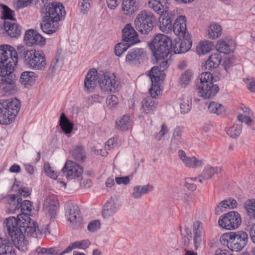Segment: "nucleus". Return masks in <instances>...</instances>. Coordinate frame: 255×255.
<instances>
[{
  "label": "nucleus",
  "mask_w": 255,
  "mask_h": 255,
  "mask_svg": "<svg viewBox=\"0 0 255 255\" xmlns=\"http://www.w3.org/2000/svg\"><path fill=\"white\" fill-rule=\"evenodd\" d=\"M149 46L156 59V66H154L148 72V76L153 83V90L157 91L158 87L155 85L157 80L161 77L162 73L169 65L168 56L172 52V40L167 36L162 34L156 35Z\"/></svg>",
  "instance_id": "obj_1"
},
{
  "label": "nucleus",
  "mask_w": 255,
  "mask_h": 255,
  "mask_svg": "<svg viewBox=\"0 0 255 255\" xmlns=\"http://www.w3.org/2000/svg\"><path fill=\"white\" fill-rule=\"evenodd\" d=\"M19 57L23 59L25 65L34 70L43 71L47 65L45 55L41 50L28 49L23 45L17 46Z\"/></svg>",
  "instance_id": "obj_2"
},
{
  "label": "nucleus",
  "mask_w": 255,
  "mask_h": 255,
  "mask_svg": "<svg viewBox=\"0 0 255 255\" xmlns=\"http://www.w3.org/2000/svg\"><path fill=\"white\" fill-rule=\"evenodd\" d=\"M4 228L11 238L14 246L18 250L25 252L27 250L28 241L22 232L24 227L19 224L18 220L14 217H10L4 222Z\"/></svg>",
  "instance_id": "obj_3"
},
{
  "label": "nucleus",
  "mask_w": 255,
  "mask_h": 255,
  "mask_svg": "<svg viewBox=\"0 0 255 255\" xmlns=\"http://www.w3.org/2000/svg\"><path fill=\"white\" fill-rule=\"evenodd\" d=\"M220 241L223 245L227 246L232 252H239L247 246L249 236L244 231L231 232L222 235Z\"/></svg>",
  "instance_id": "obj_4"
},
{
  "label": "nucleus",
  "mask_w": 255,
  "mask_h": 255,
  "mask_svg": "<svg viewBox=\"0 0 255 255\" xmlns=\"http://www.w3.org/2000/svg\"><path fill=\"white\" fill-rule=\"evenodd\" d=\"M21 107L16 98L0 100V124L7 125L13 122Z\"/></svg>",
  "instance_id": "obj_5"
},
{
  "label": "nucleus",
  "mask_w": 255,
  "mask_h": 255,
  "mask_svg": "<svg viewBox=\"0 0 255 255\" xmlns=\"http://www.w3.org/2000/svg\"><path fill=\"white\" fill-rule=\"evenodd\" d=\"M164 0H149V7L158 14H161L159 18V27L160 30L164 33H169L172 31L173 24L170 18L166 17V14H163L166 10Z\"/></svg>",
  "instance_id": "obj_6"
},
{
  "label": "nucleus",
  "mask_w": 255,
  "mask_h": 255,
  "mask_svg": "<svg viewBox=\"0 0 255 255\" xmlns=\"http://www.w3.org/2000/svg\"><path fill=\"white\" fill-rule=\"evenodd\" d=\"M156 18L151 12L144 10L141 11L134 20L136 29L143 34H148L153 29Z\"/></svg>",
  "instance_id": "obj_7"
},
{
  "label": "nucleus",
  "mask_w": 255,
  "mask_h": 255,
  "mask_svg": "<svg viewBox=\"0 0 255 255\" xmlns=\"http://www.w3.org/2000/svg\"><path fill=\"white\" fill-rule=\"evenodd\" d=\"M19 53L9 45H0V63H6L10 69H14L18 62Z\"/></svg>",
  "instance_id": "obj_8"
},
{
  "label": "nucleus",
  "mask_w": 255,
  "mask_h": 255,
  "mask_svg": "<svg viewBox=\"0 0 255 255\" xmlns=\"http://www.w3.org/2000/svg\"><path fill=\"white\" fill-rule=\"evenodd\" d=\"M241 223L242 219L240 214L235 211H231L221 216L218 220L219 225L227 230L237 229Z\"/></svg>",
  "instance_id": "obj_9"
},
{
  "label": "nucleus",
  "mask_w": 255,
  "mask_h": 255,
  "mask_svg": "<svg viewBox=\"0 0 255 255\" xmlns=\"http://www.w3.org/2000/svg\"><path fill=\"white\" fill-rule=\"evenodd\" d=\"M161 80L162 78L160 77V79L157 80V84H155V85H156L158 87V88H157V91L155 90V89L153 90V83L152 82V81L151 80V87L149 89V93L150 94V96H147L146 97L144 98L141 102L142 107L141 108V110L144 113L148 114L150 111H153L155 109L156 102L155 101V100H154L153 98H155L156 96H158V95L160 93V80Z\"/></svg>",
  "instance_id": "obj_10"
},
{
  "label": "nucleus",
  "mask_w": 255,
  "mask_h": 255,
  "mask_svg": "<svg viewBox=\"0 0 255 255\" xmlns=\"http://www.w3.org/2000/svg\"><path fill=\"white\" fill-rule=\"evenodd\" d=\"M45 15L43 17L50 19L56 22L61 20L66 14L64 7L60 2H52L48 6H45Z\"/></svg>",
  "instance_id": "obj_11"
},
{
  "label": "nucleus",
  "mask_w": 255,
  "mask_h": 255,
  "mask_svg": "<svg viewBox=\"0 0 255 255\" xmlns=\"http://www.w3.org/2000/svg\"><path fill=\"white\" fill-rule=\"evenodd\" d=\"M66 216L70 222V226L73 229H78L82 225V219L79 214L78 206L72 203H67L66 205Z\"/></svg>",
  "instance_id": "obj_12"
},
{
  "label": "nucleus",
  "mask_w": 255,
  "mask_h": 255,
  "mask_svg": "<svg viewBox=\"0 0 255 255\" xmlns=\"http://www.w3.org/2000/svg\"><path fill=\"white\" fill-rule=\"evenodd\" d=\"M59 202L57 197L54 194L46 196L43 204V210L46 216L51 220L57 216Z\"/></svg>",
  "instance_id": "obj_13"
},
{
  "label": "nucleus",
  "mask_w": 255,
  "mask_h": 255,
  "mask_svg": "<svg viewBox=\"0 0 255 255\" xmlns=\"http://www.w3.org/2000/svg\"><path fill=\"white\" fill-rule=\"evenodd\" d=\"M115 78V75L111 73H106L99 76L98 83L102 90L104 92L114 91L118 86Z\"/></svg>",
  "instance_id": "obj_14"
},
{
  "label": "nucleus",
  "mask_w": 255,
  "mask_h": 255,
  "mask_svg": "<svg viewBox=\"0 0 255 255\" xmlns=\"http://www.w3.org/2000/svg\"><path fill=\"white\" fill-rule=\"evenodd\" d=\"M16 77L13 71L1 76L0 80V94L5 95L14 90L16 87Z\"/></svg>",
  "instance_id": "obj_15"
},
{
  "label": "nucleus",
  "mask_w": 255,
  "mask_h": 255,
  "mask_svg": "<svg viewBox=\"0 0 255 255\" xmlns=\"http://www.w3.org/2000/svg\"><path fill=\"white\" fill-rule=\"evenodd\" d=\"M218 86L213 83L203 84L197 83L196 90L198 95L205 99L213 97L219 91Z\"/></svg>",
  "instance_id": "obj_16"
},
{
  "label": "nucleus",
  "mask_w": 255,
  "mask_h": 255,
  "mask_svg": "<svg viewBox=\"0 0 255 255\" xmlns=\"http://www.w3.org/2000/svg\"><path fill=\"white\" fill-rule=\"evenodd\" d=\"M62 171L64 173H66L67 179L70 180L76 178L80 179L83 172V169L82 167L74 162L68 161L65 164Z\"/></svg>",
  "instance_id": "obj_17"
},
{
  "label": "nucleus",
  "mask_w": 255,
  "mask_h": 255,
  "mask_svg": "<svg viewBox=\"0 0 255 255\" xmlns=\"http://www.w3.org/2000/svg\"><path fill=\"white\" fill-rule=\"evenodd\" d=\"M183 39L180 38L175 39L172 41V52L175 54L185 53L189 50L191 47L192 42L190 35L186 37H182Z\"/></svg>",
  "instance_id": "obj_18"
},
{
  "label": "nucleus",
  "mask_w": 255,
  "mask_h": 255,
  "mask_svg": "<svg viewBox=\"0 0 255 255\" xmlns=\"http://www.w3.org/2000/svg\"><path fill=\"white\" fill-rule=\"evenodd\" d=\"M146 53L142 48H134L129 51L126 61L129 64L140 63L146 59Z\"/></svg>",
  "instance_id": "obj_19"
},
{
  "label": "nucleus",
  "mask_w": 255,
  "mask_h": 255,
  "mask_svg": "<svg viewBox=\"0 0 255 255\" xmlns=\"http://www.w3.org/2000/svg\"><path fill=\"white\" fill-rule=\"evenodd\" d=\"M123 40L129 45H133L140 42L137 32L130 24H126L122 30Z\"/></svg>",
  "instance_id": "obj_20"
},
{
  "label": "nucleus",
  "mask_w": 255,
  "mask_h": 255,
  "mask_svg": "<svg viewBox=\"0 0 255 255\" xmlns=\"http://www.w3.org/2000/svg\"><path fill=\"white\" fill-rule=\"evenodd\" d=\"M24 40L29 46L38 45L42 46L45 44V38L33 29H29L25 32Z\"/></svg>",
  "instance_id": "obj_21"
},
{
  "label": "nucleus",
  "mask_w": 255,
  "mask_h": 255,
  "mask_svg": "<svg viewBox=\"0 0 255 255\" xmlns=\"http://www.w3.org/2000/svg\"><path fill=\"white\" fill-rule=\"evenodd\" d=\"M99 76L96 69H91L87 74L84 81V91L91 93L98 83Z\"/></svg>",
  "instance_id": "obj_22"
},
{
  "label": "nucleus",
  "mask_w": 255,
  "mask_h": 255,
  "mask_svg": "<svg viewBox=\"0 0 255 255\" xmlns=\"http://www.w3.org/2000/svg\"><path fill=\"white\" fill-rule=\"evenodd\" d=\"M186 22V17L185 16L180 15L176 19L172 30L176 35L186 37L190 35L187 31Z\"/></svg>",
  "instance_id": "obj_23"
},
{
  "label": "nucleus",
  "mask_w": 255,
  "mask_h": 255,
  "mask_svg": "<svg viewBox=\"0 0 255 255\" xmlns=\"http://www.w3.org/2000/svg\"><path fill=\"white\" fill-rule=\"evenodd\" d=\"M178 155L185 166L188 168H198L204 164L203 160L198 159L195 156L188 157L182 149L178 151Z\"/></svg>",
  "instance_id": "obj_24"
},
{
  "label": "nucleus",
  "mask_w": 255,
  "mask_h": 255,
  "mask_svg": "<svg viewBox=\"0 0 255 255\" xmlns=\"http://www.w3.org/2000/svg\"><path fill=\"white\" fill-rule=\"evenodd\" d=\"M235 41L232 38L228 37L219 40L216 45L218 51L224 54H229L235 48Z\"/></svg>",
  "instance_id": "obj_25"
},
{
  "label": "nucleus",
  "mask_w": 255,
  "mask_h": 255,
  "mask_svg": "<svg viewBox=\"0 0 255 255\" xmlns=\"http://www.w3.org/2000/svg\"><path fill=\"white\" fill-rule=\"evenodd\" d=\"M3 28L7 35L11 38H17L21 33L20 26L15 22L4 21Z\"/></svg>",
  "instance_id": "obj_26"
},
{
  "label": "nucleus",
  "mask_w": 255,
  "mask_h": 255,
  "mask_svg": "<svg viewBox=\"0 0 255 255\" xmlns=\"http://www.w3.org/2000/svg\"><path fill=\"white\" fill-rule=\"evenodd\" d=\"M40 27L43 32L50 35L55 33L58 29L59 23L50 19L43 17L40 23Z\"/></svg>",
  "instance_id": "obj_27"
},
{
  "label": "nucleus",
  "mask_w": 255,
  "mask_h": 255,
  "mask_svg": "<svg viewBox=\"0 0 255 255\" xmlns=\"http://www.w3.org/2000/svg\"><path fill=\"white\" fill-rule=\"evenodd\" d=\"M13 245L9 240L0 238V255H16Z\"/></svg>",
  "instance_id": "obj_28"
},
{
  "label": "nucleus",
  "mask_w": 255,
  "mask_h": 255,
  "mask_svg": "<svg viewBox=\"0 0 255 255\" xmlns=\"http://www.w3.org/2000/svg\"><path fill=\"white\" fill-rule=\"evenodd\" d=\"M138 8V3L136 0H123L122 10L127 15L133 14Z\"/></svg>",
  "instance_id": "obj_29"
},
{
  "label": "nucleus",
  "mask_w": 255,
  "mask_h": 255,
  "mask_svg": "<svg viewBox=\"0 0 255 255\" xmlns=\"http://www.w3.org/2000/svg\"><path fill=\"white\" fill-rule=\"evenodd\" d=\"M5 199L8 205L7 208L10 213H15L17 211H19V206L21 201V198L19 195H9L5 197Z\"/></svg>",
  "instance_id": "obj_30"
},
{
  "label": "nucleus",
  "mask_w": 255,
  "mask_h": 255,
  "mask_svg": "<svg viewBox=\"0 0 255 255\" xmlns=\"http://www.w3.org/2000/svg\"><path fill=\"white\" fill-rule=\"evenodd\" d=\"M221 59L222 57L219 53L215 52L212 54L205 62V69L212 71L219 65Z\"/></svg>",
  "instance_id": "obj_31"
},
{
  "label": "nucleus",
  "mask_w": 255,
  "mask_h": 255,
  "mask_svg": "<svg viewBox=\"0 0 255 255\" xmlns=\"http://www.w3.org/2000/svg\"><path fill=\"white\" fill-rule=\"evenodd\" d=\"M117 128L119 130L127 131L132 126V121L128 115H125L116 121Z\"/></svg>",
  "instance_id": "obj_32"
},
{
  "label": "nucleus",
  "mask_w": 255,
  "mask_h": 255,
  "mask_svg": "<svg viewBox=\"0 0 255 255\" xmlns=\"http://www.w3.org/2000/svg\"><path fill=\"white\" fill-rule=\"evenodd\" d=\"M203 226L202 223L197 221L193 224L194 244L195 250H197L201 242V235Z\"/></svg>",
  "instance_id": "obj_33"
},
{
  "label": "nucleus",
  "mask_w": 255,
  "mask_h": 255,
  "mask_svg": "<svg viewBox=\"0 0 255 255\" xmlns=\"http://www.w3.org/2000/svg\"><path fill=\"white\" fill-rule=\"evenodd\" d=\"M117 204L112 199L108 201L104 206L102 216L105 219H108L113 216L117 211Z\"/></svg>",
  "instance_id": "obj_34"
},
{
  "label": "nucleus",
  "mask_w": 255,
  "mask_h": 255,
  "mask_svg": "<svg viewBox=\"0 0 255 255\" xmlns=\"http://www.w3.org/2000/svg\"><path fill=\"white\" fill-rule=\"evenodd\" d=\"M91 245V242L88 240H84L81 241H75L69 244L67 249L63 253H68L75 249L86 250Z\"/></svg>",
  "instance_id": "obj_35"
},
{
  "label": "nucleus",
  "mask_w": 255,
  "mask_h": 255,
  "mask_svg": "<svg viewBox=\"0 0 255 255\" xmlns=\"http://www.w3.org/2000/svg\"><path fill=\"white\" fill-rule=\"evenodd\" d=\"M36 77V74L33 72L25 71L20 76V82L25 87L26 85H31L34 83Z\"/></svg>",
  "instance_id": "obj_36"
},
{
  "label": "nucleus",
  "mask_w": 255,
  "mask_h": 255,
  "mask_svg": "<svg viewBox=\"0 0 255 255\" xmlns=\"http://www.w3.org/2000/svg\"><path fill=\"white\" fill-rule=\"evenodd\" d=\"M70 153L72 157L77 161H83L86 157L85 149L81 145L73 146Z\"/></svg>",
  "instance_id": "obj_37"
},
{
  "label": "nucleus",
  "mask_w": 255,
  "mask_h": 255,
  "mask_svg": "<svg viewBox=\"0 0 255 255\" xmlns=\"http://www.w3.org/2000/svg\"><path fill=\"white\" fill-rule=\"evenodd\" d=\"M25 231L22 232V234L25 237V234H27V236H30L32 237L38 238H40L42 236V233L36 227L34 222L30 223V224L24 226Z\"/></svg>",
  "instance_id": "obj_38"
},
{
  "label": "nucleus",
  "mask_w": 255,
  "mask_h": 255,
  "mask_svg": "<svg viewBox=\"0 0 255 255\" xmlns=\"http://www.w3.org/2000/svg\"><path fill=\"white\" fill-rule=\"evenodd\" d=\"M181 113L185 114L188 113L191 108L192 99L187 95H184L179 99Z\"/></svg>",
  "instance_id": "obj_39"
},
{
  "label": "nucleus",
  "mask_w": 255,
  "mask_h": 255,
  "mask_svg": "<svg viewBox=\"0 0 255 255\" xmlns=\"http://www.w3.org/2000/svg\"><path fill=\"white\" fill-rule=\"evenodd\" d=\"M59 125L66 134L71 133L73 129V124L70 122L64 113H62L60 116Z\"/></svg>",
  "instance_id": "obj_40"
},
{
  "label": "nucleus",
  "mask_w": 255,
  "mask_h": 255,
  "mask_svg": "<svg viewBox=\"0 0 255 255\" xmlns=\"http://www.w3.org/2000/svg\"><path fill=\"white\" fill-rule=\"evenodd\" d=\"M221 171L222 168L220 167L207 165L201 173V176L204 180H208L211 178L214 174L219 173Z\"/></svg>",
  "instance_id": "obj_41"
},
{
  "label": "nucleus",
  "mask_w": 255,
  "mask_h": 255,
  "mask_svg": "<svg viewBox=\"0 0 255 255\" xmlns=\"http://www.w3.org/2000/svg\"><path fill=\"white\" fill-rule=\"evenodd\" d=\"M213 47L212 42L205 40L200 42L196 47V52L199 55H204L210 52Z\"/></svg>",
  "instance_id": "obj_42"
},
{
  "label": "nucleus",
  "mask_w": 255,
  "mask_h": 255,
  "mask_svg": "<svg viewBox=\"0 0 255 255\" xmlns=\"http://www.w3.org/2000/svg\"><path fill=\"white\" fill-rule=\"evenodd\" d=\"M183 142L182 138V130L179 127L175 128L171 140V148H177Z\"/></svg>",
  "instance_id": "obj_43"
},
{
  "label": "nucleus",
  "mask_w": 255,
  "mask_h": 255,
  "mask_svg": "<svg viewBox=\"0 0 255 255\" xmlns=\"http://www.w3.org/2000/svg\"><path fill=\"white\" fill-rule=\"evenodd\" d=\"M37 255H42L46 254L49 255H63L65 253H63L64 251H61L58 247H53L50 248H44L38 247L36 249Z\"/></svg>",
  "instance_id": "obj_44"
},
{
  "label": "nucleus",
  "mask_w": 255,
  "mask_h": 255,
  "mask_svg": "<svg viewBox=\"0 0 255 255\" xmlns=\"http://www.w3.org/2000/svg\"><path fill=\"white\" fill-rule=\"evenodd\" d=\"M222 27L218 24L210 25L208 30L209 38L212 39H215L220 37L222 34Z\"/></svg>",
  "instance_id": "obj_45"
},
{
  "label": "nucleus",
  "mask_w": 255,
  "mask_h": 255,
  "mask_svg": "<svg viewBox=\"0 0 255 255\" xmlns=\"http://www.w3.org/2000/svg\"><path fill=\"white\" fill-rule=\"evenodd\" d=\"M193 73L190 70H187L184 72L181 75L179 84L182 87H186L191 82L193 78Z\"/></svg>",
  "instance_id": "obj_46"
},
{
  "label": "nucleus",
  "mask_w": 255,
  "mask_h": 255,
  "mask_svg": "<svg viewBox=\"0 0 255 255\" xmlns=\"http://www.w3.org/2000/svg\"><path fill=\"white\" fill-rule=\"evenodd\" d=\"M208 111L212 113L216 114L218 115L221 114L225 110L224 106L219 103L212 102L208 107Z\"/></svg>",
  "instance_id": "obj_47"
},
{
  "label": "nucleus",
  "mask_w": 255,
  "mask_h": 255,
  "mask_svg": "<svg viewBox=\"0 0 255 255\" xmlns=\"http://www.w3.org/2000/svg\"><path fill=\"white\" fill-rule=\"evenodd\" d=\"M244 208L251 218L255 219V200L254 199L247 201L245 203Z\"/></svg>",
  "instance_id": "obj_48"
},
{
  "label": "nucleus",
  "mask_w": 255,
  "mask_h": 255,
  "mask_svg": "<svg viewBox=\"0 0 255 255\" xmlns=\"http://www.w3.org/2000/svg\"><path fill=\"white\" fill-rule=\"evenodd\" d=\"M242 132V125L235 124L227 130V133L232 138H237Z\"/></svg>",
  "instance_id": "obj_49"
},
{
  "label": "nucleus",
  "mask_w": 255,
  "mask_h": 255,
  "mask_svg": "<svg viewBox=\"0 0 255 255\" xmlns=\"http://www.w3.org/2000/svg\"><path fill=\"white\" fill-rule=\"evenodd\" d=\"M199 81L197 83L203 84L213 83V77L209 72H205L201 73L199 77Z\"/></svg>",
  "instance_id": "obj_50"
},
{
  "label": "nucleus",
  "mask_w": 255,
  "mask_h": 255,
  "mask_svg": "<svg viewBox=\"0 0 255 255\" xmlns=\"http://www.w3.org/2000/svg\"><path fill=\"white\" fill-rule=\"evenodd\" d=\"M31 213H21L17 216V220H18L19 224H20L22 227L26 226L28 224H30L31 219L29 214Z\"/></svg>",
  "instance_id": "obj_51"
},
{
  "label": "nucleus",
  "mask_w": 255,
  "mask_h": 255,
  "mask_svg": "<svg viewBox=\"0 0 255 255\" xmlns=\"http://www.w3.org/2000/svg\"><path fill=\"white\" fill-rule=\"evenodd\" d=\"M19 210L20 211L21 213H31L32 210V205L30 201L25 200L20 201V205L19 206Z\"/></svg>",
  "instance_id": "obj_52"
},
{
  "label": "nucleus",
  "mask_w": 255,
  "mask_h": 255,
  "mask_svg": "<svg viewBox=\"0 0 255 255\" xmlns=\"http://www.w3.org/2000/svg\"><path fill=\"white\" fill-rule=\"evenodd\" d=\"M131 45H129L128 43H120L115 46V53L117 56H120L125 52L129 47Z\"/></svg>",
  "instance_id": "obj_53"
},
{
  "label": "nucleus",
  "mask_w": 255,
  "mask_h": 255,
  "mask_svg": "<svg viewBox=\"0 0 255 255\" xmlns=\"http://www.w3.org/2000/svg\"><path fill=\"white\" fill-rule=\"evenodd\" d=\"M2 7V18L4 19L14 20L13 12L7 6L0 4Z\"/></svg>",
  "instance_id": "obj_54"
},
{
  "label": "nucleus",
  "mask_w": 255,
  "mask_h": 255,
  "mask_svg": "<svg viewBox=\"0 0 255 255\" xmlns=\"http://www.w3.org/2000/svg\"><path fill=\"white\" fill-rule=\"evenodd\" d=\"M44 170L46 175L51 178L56 179L57 177V173L52 169L49 163L44 164Z\"/></svg>",
  "instance_id": "obj_55"
},
{
  "label": "nucleus",
  "mask_w": 255,
  "mask_h": 255,
  "mask_svg": "<svg viewBox=\"0 0 255 255\" xmlns=\"http://www.w3.org/2000/svg\"><path fill=\"white\" fill-rule=\"evenodd\" d=\"M101 223L98 220H94L89 223L87 228L90 232H94L99 229Z\"/></svg>",
  "instance_id": "obj_56"
},
{
  "label": "nucleus",
  "mask_w": 255,
  "mask_h": 255,
  "mask_svg": "<svg viewBox=\"0 0 255 255\" xmlns=\"http://www.w3.org/2000/svg\"><path fill=\"white\" fill-rule=\"evenodd\" d=\"M60 67L59 59L57 57H55L50 64L49 70L51 73H53L58 70Z\"/></svg>",
  "instance_id": "obj_57"
},
{
  "label": "nucleus",
  "mask_w": 255,
  "mask_h": 255,
  "mask_svg": "<svg viewBox=\"0 0 255 255\" xmlns=\"http://www.w3.org/2000/svg\"><path fill=\"white\" fill-rule=\"evenodd\" d=\"M91 0H79V4L80 9L84 12H86L89 9Z\"/></svg>",
  "instance_id": "obj_58"
},
{
  "label": "nucleus",
  "mask_w": 255,
  "mask_h": 255,
  "mask_svg": "<svg viewBox=\"0 0 255 255\" xmlns=\"http://www.w3.org/2000/svg\"><path fill=\"white\" fill-rule=\"evenodd\" d=\"M33 0H17L14 6L17 9L22 8L28 6Z\"/></svg>",
  "instance_id": "obj_59"
},
{
  "label": "nucleus",
  "mask_w": 255,
  "mask_h": 255,
  "mask_svg": "<svg viewBox=\"0 0 255 255\" xmlns=\"http://www.w3.org/2000/svg\"><path fill=\"white\" fill-rule=\"evenodd\" d=\"M228 209V205L225 200L220 202L217 206L215 212L216 214H219L220 212H224L225 209Z\"/></svg>",
  "instance_id": "obj_60"
},
{
  "label": "nucleus",
  "mask_w": 255,
  "mask_h": 255,
  "mask_svg": "<svg viewBox=\"0 0 255 255\" xmlns=\"http://www.w3.org/2000/svg\"><path fill=\"white\" fill-rule=\"evenodd\" d=\"M167 127L164 124L161 126V129L156 134L155 137L157 140H160L165 134L167 132Z\"/></svg>",
  "instance_id": "obj_61"
},
{
  "label": "nucleus",
  "mask_w": 255,
  "mask_h": 255,
  "mask_svg": "<svg viewBox=\"0 0 255 255\" xmlns=\"http://www.w3.org/2000/svg\"><path fill=\"white\" fill-rule=\"evenodd\" d=\"M141 192V186L137 185L133 187V192L131 193V197L134 199H139L142 196Z\"/></svg>",
  "instance_id": "obj_62"
},
{
  "label": "nucleus",
  "mask_w": 255,
  "mask_h": 255,
  "mask_svg": "<svg viewBox=\"0 0 255 255\" xmlns=\"http://www.w3.org/2000/svg\"><path fill=\"white\" fill-rule=\"evenodd\" d=\"M115 181L119 185L123 184L126 185L129 183L130 179L128 176L124 177H116Z\"/></svg>",
  "instance_id": "obj_63"
},
{
  "label": "nucleus",
  "mask_w": 255,
  "mask_h": 255,
  "mask_svg": "<svg viewBox=\"0 0 255 255\" xmlns=\"http://www.w3.org/2000/svg\"><path fill=\"white\" fill-rule=\"evenodd\" d=\"M238 119L239 121L242 123H245L248 126L252 125L253 122L252 120L249 117V116H245L240 114L238 115Z\"/></svg>",
  "instance_id": "obj_64"
}]
</instances>
